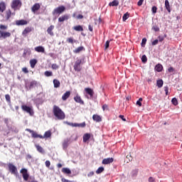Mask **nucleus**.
<instances>
[{
	"instance_id": "e2e57ef3",
	"label": "nucleus",
	"mask_w": 182,
	"mask_h": 182,
	"mask_svg": "<svg viewBox=\"0 0 182 182\" xmlns=\"http://www.w3.org/2000/svg\"><path fill=\"white\" fill-rule=\"evenodd\" d=\"M46 166L47 167H50V161H46Z\"/></svg>"
},
{
	"instance_id": "f257e3e1",
	"label": "nucleus",
	"mask_w": 182,
	"mask_h": 182,
	"mask_svg": "<svg viewBox=\"0 0 182 182\" xmlns=\"http://www.w3.org/2000/svg\"><path fill=\"white\" fill-rule=\"evenodd\" d=\"M53 113L58 120H63L65 117V112L58 106H53Z\"/></svg>"
},
{
	"instance_id": "f704fd0d",
	"label": "nucleus",
	"mask_w": 182,
	"mask_h": 182,
	"mask_svg": "<svg viewBox=\"0 0 182 182\" xmlns=\"http://www.w3.org/2000/svg\"><path fill=\"white\" fill-rule=\"evenodd\" d=\"M103 171H105V168H103V166H100L96 171V173L97 174H100V173H103Z\"/></svg>"
},
{
	"instance_id": "2f4dec72",
	"label": "nucleus",
	"mask_w": 182,
	"mask_h": 182,
	"mask_svg": "<svg viewBox=\"0 0 182 182\" xmlns=\"http://www.w3.org/2000/svg\"><path fill=\"white\" fill-rule=\"evenodd\" d=\"M54 87L58 88L60 87V82L58 80H53Z\"/></svg>"
},
{
	"instance_id": "5fc2aeb1",
	"label": "nucleus",
	"mask_w": 182,
	"mask_h": 182,
	"mask_svg": "<svg viewBox=\"0 0 182 182\" xmlns=\"http://www.w3.org/2000/svg\"><path fill=\"white\" fill-rule=\"evenodd\" d=\"M151 11H152L153 14H156L157 12V7L153 6Z\"/></svg>"
},
{
	"instance_id": "9b49d317",
	"label": "nucleus",
	"mask_w": 182,
	"mask_h": 182,
	"mask_svg": "<svg viewBox=\"0 0 182 182\" xmlns=\"http://www.w3.org/2000/svg\"><path fill=\"white\" fill-rule=\"evenodd\" d=\"M36 52H38L39 53H45V48L42 46H37L34 48Z\"/></svg>"
},
{
	"instance_id": "4be33fe9",
	"label": "nucleus",
	"mask_w": 182,
	"mask_h": 182,
	"mask_svg": "<svg viewBox=\"0 0 182 182\" xmlns=\"http://www.w3.org/2000/svg\"><path fill=\"white\" fill-rule=\"evenodd\" d=\"M90 139V134H85L82 136V141L86 143Z\"/></svg>"
},
{
	"instance_id": "2eb2a0df",
	"label": "nucleus",
	"mask_w": 182,
	"mask_h": 182,
	"mask_svg": "<svg viewBox=\"0 0 182 182\" xmlns=\"http://www.w3.org/2000/svg\"><path fill=\"white\" fill-rule=\"evenodd\" d=\"M112 161H114L113 158L104 159L102 160V164H110Z\"/></svg>"
},
{
	"instance_id": "bb28decb",
	"label": "nucleus",
	"mask_w": 182,
	"mask_h": 182,
	"mask_svg": "<svg viewBox=\"0 0 182 182\" xmlns=\"http://www.w3.org/2000/svg\"><path fill=\"white\" fill-rule=\"evenodd\" d=\"M62 173H64V174H72V171L69 168H63Z\"/></svg>"
},
{
	"instance_id": "5701e85b",
	"label": "nucleus",
	"mask_w": 182,
	"mask_h": 182,
	"mask_svg": "<svg viewBox=\"0 0 182 182\" xmlns=\"http://www.w3.org/2000/svg\"><path fill=\"white\" fill-rule=\"evenodd\" d=\"M82 50H85V47L84 46H80L77 48H75L73 52L74 53H80V52H82Z\"/></svg>"
},
{
	"instance_id": "0eeeda50",
	"label": "nucleus",
	"mask_w": 182,
	"mask_h": 182,
	"mask_svg": "<svg viewBox=\"0 0 182 182\" xmlns=\"http://www.w3.org/2000/svg\"><path fill=\"white\" fill-rule=\"evenodd\" d=\"M10 36L11 33L0 30V38H3V39H6V38H10Z\"/></svg>"
},
{
	"instance_id": "423d86ee",
	"label": "nucleus",
	"mask_w": 182,
	"mask_h": 182,
	"mask_svg": "<svg viewBox=\"0 0 182 182\" xmlns=\"http://www.w3.org/2000/svg\"><path fill=\"white\" fill-rule=\"evenodd\" d=\"M21 109L23 112H26V113H28L30 116H33V109L31 107H28L27 105H22Z\"/></svg>"
},
{
	"instance_id": "9d476101",
	"label": "nucleus",
	"mask_w": 182,
	"mask_h": 182,
	"mask_svg": "<svg viewBox=\"0 0 182 182\" xmlns=\"http://www.w3.org/2000/svg\"><path fill=\"white\" fill-rule=\"evenodd\" d=\"M39 9H41V5L38 3L35 4L31 8V11L33 14H36V11H39Z\"/></svg>"
},
{
	"instance_id": "6e6d98bb",
	"label": "nucleus",
	"mask_w": 182,
	"mask_h": 182,
	"mask_svg": "<svg viewBox=\"0 0 182 182\" xmlns=\"http://www.w3.org/2000/svg\"><path fill=\"white\" fill-rule=\"evenodd\" d=\"M148 181H149V182H155L156 179L151 176V177L149 178Z\"/></svg>"
},
{
	"instance_id": "8fccbe9b",
	"label": "nucleus",
	"mask_w": 182,
	"mask_h": 182,
	"mask_svg": "<svg viewBox=\"0 0 182 182\" xmlns=\"http://www.w3.org/2000/svg\"><path fill=\"white\" fill-rule=\"evenodd\" d=\"M158 41H159V42H162L163 41H164V36H159V37H158Z\"/></svg>"
},
{
	"instance_id": "f3484780",
	"label": "nucleus",
	"mask_w": 182,
	"mask_h": 182,
	"mask_svg": "<svg viewBox=\"0 0 182 182\" xmlns=\"http://www.w3.org/2000/svg\"><path fill=\"white\" fill-rule=\"evenodd\" d=\"M165 8L169 14L171 12V7L170 6V2L168 0L165 1Z\"/></svg>"
},
{
	"instance_id": "37998d69",
	"label": "nucleus",
	"mask_w": 182,
	"mask_h": 182,
	"mask_svg": "<svg viewBox=\"0 0 182 182\" xmlns=\"http://www.w3.org/2000/svg\"><path fill=\"white\" fill-rule=\"evenodd\" d=\"M53 73L52 71H46L45 72V75L49 77V76H52Z\"/></svg>"
},
{
	"instance_id": "680f3d73",
	"label": "nucleus",
	"mask_w": 182,
	"mask_h": 182,
	"mask_svg": "<svg viewBox=\"0 0 182 182\" xmlns=\"http://www.w3.org/2000/svg\"><path fill=\"white\" fill-rule=\"evenodd\" d=\"M109 43H110V41H107L105 43V49H107V48H109Z\"/></svg>"
},
{
	"instance_id": "603ef678",
	"label": "nucleus",
	"mask_w": 182,
	"mask_h": 182,
	"mask_svg": "<svg viewBox=\"0 0 182 182\" xmlns=\"http://www.w3.org/2000/svg\"><path fill=\"white\" fill-rule=\"evenodd\" d=\"M164 90L166 96H168V87H164Z\"/></svg>"
},
{
	"instance_id": "b1692460",
	"label": "nucleus",
	"mask_w": 182,
	"mask_h": 182,
	"mask_svg": "<svg viewBox=\"0 0 182 182\" xmlns=\"http://www.w3.org/2000/svg\"><path fill=\"white\" fill-rule=\"evenodd\" d=\"M68 146H69V139L64 140L63 143V150H66V149H68Z\"/></svg>"
},
{
	"instance_id": "72a5a7b5",
	"label": "nucleus",
	"mask_w": 182,
	"mask_h": 182,
	"mask_svg": "<svg viewBox=\"0 0 182 182\" xmlns=\"http://www.w3.org/2000/svg\"><path fill=\"white\" fill-rule=\"evenodd\" d=\"M109 6H117L119 5V1L114 0L112 2L109 4Z\"/></svg>"
},
{
	"instance_id": "bf43d9fd",
	"label": "nucleus",
	"mask_w": 182,
	"mask_h": 182,
	"mask_svg": "<svg viewBox=\"0 0 182 182\" xmlns=\"http://www.w3.org/2000/svg\"><path fill=\"white\" fill-rule=\"evenodd\" d=\"M119 119H122V120H123V122H126V118H124V115H122L120 114L119 116Z\"/></svg>"
},
{
	"instance_id": "412c9836",
	"label": "nucleus",
	"mask_w": 182,
	"mask_h": 182,
	"mask_svg": "<svg viewBox=\"0 0 182 182\" xmlns=\"http://www.w3.org/2000/svg\"><path fill=\"white\" fill-rule=\"evenodd\" d=\"M36 148L38 153H41V154H45V149H43L42 146H41L40 145H36Z\"/></svg>"
},
{
	"instance_id": "338daca9",
	"label": "nucleus",
	"mask_w": 182,
	"mask_h": 182,
	"mask_svg": "<svg viewBox=\"0 0 182 182\" xmlns=\"http://www.w3.org/2000/svg\"><path fill=\"white\" fill-rule=\"evenodd\" d=\"M52 69H58V65H56V64H53V65H52Z\"/></svg>"
},
{
	"instance_id": "58836bf2",
	"label": "nucleus",
	"mask_w": 182,
	"mask_h": 182,
	"mask_svg": "<svg viewBox=\"0 0 182 182\" xmlns=\"http://www.w3.org/2000/svg\"><path fill=\"white\" fill-rule=\"evenodd\" d=\"M5 99L7 102V103H11V95H9V94H6L5 95Z\"/></svg>"
},
{
	"instance_id": "864d4df0",
	"label": "nucleus",
	"mask_w": 182,
	"mask_h": 182,
	"mask_svg": "<svg viewBox=\"0 0 182 182\" xmlns=\"http://www.w3.org/2000/svg\"><path fill=\"white\" fill-rule=\"evenodd\" d=\"M159 43V40L156 39V40H154L153 42H152V46H156V45H157Z\"/></svg>"
},
{
	"instance_id": "3c124183",
	"label": "nucleus",
	"mask_w": 182,
	"mask_h": 182,
	"mask_svg": "<svg viewBox=\"0 0 182 182\" xmlns=\"http://www.w3.org/2000/svg\"><path fill=\"white\" fill-rule=\"evenodd\" d=\"M155 69H163V65H161V64H157L155 66Z\"/></svg>"
},
{
	"instance_id": "e433bc0d",
	"label": "nucleus",
	"mask_w": 182,
	"mask_h": 182,
	"mask_svg": "<svg viewBox=\"0 0 182 182\" xmlns=\"http://www.w3.org/2000/svg\"><path fill=\"white\" fill-rule=\"evenodd\" d=\"M141 60L142 63H146V62H147V56H146V55H142L141 58Z\"/></svg>"
},
{
	"instance_id": "09e8293b",
	"label": "nucleus",
	"mask_w": 182,
	"mask_h": 182,
	"mask_svg": "<svg viewBox=\"0 0 182 182\" xmlns=\"http://www.w3.org/2000/svg\"><path fill=\"white\" fill-rule=\"evenodd\" d=\"M61 181L62 182H75V181H70V180H68V179H66L65 178H61Z\"/></svg>"
},
{
	"instance_id": "6ab92c4d",
	"label": "nucleus",
	"mask_w": 182,
	"mask_h": 182,
	"mask_svg": "<svg viewBox=\"0 0 182 182\" xmlns=\"http://www.w3.org/2000/svg\"><path fill=\"white\" fill-rule=\"evenodd\" d=\"M68 19H69V16L63 15L59 17L58 22H65V21H68Z\"/></svg>"
},
{
	"instance_id": "a18cd8bd",
	"label": "nucleus",
	"mask_w": 182,
	"mask_h": 182,
	"mask_svg": "<svg viewBox=\"0 0 182 182\" xmlns=\"http://www.w3.org/2000/svg\"><path fill=\"white\" fill-rule=\"evenodd\" d=\"M0 29L1 31H5V30L8 29V26L1 24V25H0Z\"/></svg>"
},
{
	"instance_id": "49530a36",
	"label": "nucleus",
	"mask_w": 182,
	"mask_h": 182,
	"mask_svg": "<svg viewBox=\"0 0 182 182\" xmlns=\"http://www.w3.org/2000/svg\"><path fill=\"white\" fill-rule=\"evenodd\" d=\"M152 29H154V31L155 32H159V31H160V28H159V26H154L152 27Z\"/></svg>"
},
{
	"instance_id": "4468645a",
	"label": "nucleus",
	"mask_w": 182,
	"mask_h": 182,
	"mask_svg": "<svg viewBox=\"0 0 182 182\" xmlns=\"http://www.w3.org/2000/svg\"><path fill=\"white\" fill-rule=\"evenodd\" d=\"M70 97V91H66L64 95L62 96V100H68L69 97Z\"/></svg>"
},
{
	"instance_id": "c85d7f7f",
	"label": "nucleus",
	"mask_w": 182,
	"mask_h": 182,
	"mask_svg": "<svg viewBox=\"0 0 182 182\" xmlns=\"http://www.w3.org/2000/svg\"><path fill=\"white\" fill-rule=\"evenodd\" d=\"M74 31H76L77 32H82L83 31V27L82 26H76L73 27Z\"/></svg>"
},
{
	"instance_id": "39448f33",
	"label": "nucleus",
	"mask_w": 182,
	"mask_h": 182,
	"mask_svg": "<svg viewBox=\"0 0 182 182\" xmlns=\"http://www.w3.org/2000/svg\"><path fill=\"white\" fill-rule=\"evenodd\" d=\"M21 174H22V177L24 181H28L29 178V173H28V169L23 168L20 170Z\"/></svg>"
},
{
	"instance_id": "473e14b6",
	"label": "nucleus",
	"mask_w": 182,
	"mask_h": 182,
	"mask_svg": "<svg viewBox=\"0 0 182 182\" xmlns=\"http://www.w3.org/2000/svg\"><path fill=\"white\" fill-rule=\"evenodd\" d=\"M80 63H82V60H77L74 65V69H77V68H79V66H80Z\"/></svg>"
},
{
	"instance_id": "69168bd1",
	"label": "nucleus",
	"mask_w": 182,
	"mask_h": 182,
	"mask_svg": "<svg viewBox=\"0 0 182 182\" xmlns=\"http://www.w3.org/2000/svg\"><path fill=\"white\" fill-rule=\"evenodd\" d=\"M77 19H83V15L80 14L77 16Z\"/></svg>"
},
{
	"instance_id": "ea45409f",
	"label": "nucleus",
	"mask_w": 182,
	"mask_h": 182,
	"mask_svg": "<svg viewBox=\"0 0 182 182\" xmlns=\"http://www.w3.org/2000/svg\"><path fill=\"white\" fill-rule=\"evenodd\" d=\"M67 124L71 127H77V123L67 122Z\"/></svg>"
},
{
	"instance_id": "052dcab7",
	"label": "nucleus",
	"mask_w": 182,
	"mask_h": 182,
	"mask_svg": "<svg viewBox=\"0 0 182 182\" xmlns=\"http://www.w3.org/2000/svg\"><path fill=\"white\" fill-rule=\"evenodd\" d=\"M144 0H139V1H138V3H137V5L139 6H141V5H143V1H144Z\"/></svg>"
},
{
	"instance_id": "6e6552de",
	"label": "nucleus",
	"mask_w": 182,
	"mask_h": 182,
	"mask_svg": "<svg viewBox=\"0 0 182 182\" xmlns=\"http://www.w3.org/2000/svg\"><path fill=\"white\" fill-rule=\"evenodd\" d=\"M16 25L17 26H22L23 25H28V21L26 20H17V21H16Z\"/></svg>"
},
{
	"instance_id": "20e7f679",
	"label": "nucleus",
	"mask_w": 182,
	"mask_h": 182,
	"mask_svg": "<svg viewBox=\"0 0 182 182\" xmlns=\"http://www.w3.org/2000/svg\"><path fill=\"white\" fill-rule=\"evenodd\" d=\"M9 171L11 172V174H14V176H18V168L15 165L13 164H8Z\"/></svg>"
},
{
	"instance_id": "393cba45",
	"label": "nucleus",
	"mask_w": 182,
	"mask_h": 182,
	"mask_svg": "<svg viewBox=\"0 0 182 182\" xmlns=\"http://www.w3.org/2000/svg\"><path fill=\"white\" fill-rule=\"evenodd\" d=\"M38 86V82L36 80H33L30 82L29 89H33V87Z\"/></svg>"
},
{
	"instance_id": "1a4fd4ad",
	"label": "nucleus",
	"mask_w": 182,
	"mask_h": 182,
	"mask_svg": "<svg viewBox=\"0 0 182 182\" xmlns=\"http://www.w3.org/2000/svg\"><path fill=\"white\" fill-rule=\"evenodd\" d=\"M85 92L87 93V95H89L90 97H93V95H95V92H93L92 88L86 87L85 88Z\"/></svg>"
},
{
	"instance_id": "4c0bfd02",
	"label": "nucleus",
	"mask_w": 182,
	"mask_h": 182,
	"mask_svg": "<svg viewBox=\"0 0 182 182\" xmlns=\"http://www.w3.org/2000/svg\"><path fill=\"white\" fill-rule=\"evenodd\" d=\"M172 104L174 106H177V105H178V101L177 100V98L174 97L171 100Z\"/></svg>"
},
{
	"instance_id": "f03ea898",
	"label": "nucleus",
	"mask_w": 182,
	"mask_h": 182,
	"mask_svg": "<svg viewBox=\"0 0 182 182\" xmlns=\"http://www.w3.org/2000/svg\"><path fill=\"white\" fill-rule=\"evenodd\" d=\"M22 6V1L21 0H13L11 4V7L14 11H18Z\"/></svg>"
},
{
	"instance_id": "7c9ffc66",
	"label": "nucleus",
	"mask_w": 182,
	"mask_h": 182,
	"mask_svg": "<svg viewBox=\"0 0 182 182\" xmlns=\"http://www.w3.org/2000/svg\"><path fill=\"white\" fill-rule=\"evenodd\" d=\"M36 63H38V60H36V59L31 60H30L31 68H32L33 69V68H35V65H36Z\"/></svg>"
},
{
	"instance_id": "13d9d810",
	"label": "nucleus",
	"mask_w": 182,
	"mask_h": 182,
	"mask_svg": "<svg viewBox=\"0 0 182 182\" xmlns=\"http://www.w3.org/2000/svg\"><path fill=\"white\" fill-rule=\"evenodd\" d=\"M95 176V172L93 171H90L88 174H87V177H92Z\"/></svg>"
},
{
	"instance_id": "0e129e2a",
	"label": "nucleus",
	"mask_w": 182,
	"mask_h": 182,
	"mask_svg": "<svg viewBox=\"0 0 182 182\" xmlns=\"http://www.w3.org/2000/svg\"><path fill=\"white\" fill-rule=\"evenodd\" d=\"M68 42H69V43H73V38H68Z\"/></svg>"
},
{
	"instance_id": "dca6fc26",
	"label": "nucleus",
	"mask_w": 182,
	"mask_h": 182,
	"mask_svg": "<svg viewBox=\"0 0 182 182\" xmlns=\"http://www.w3.org/2000/svg\"><path fill=\"white\" fill-rule=\"evenodd\" d=\"M30 32H32V28L31 27H26L22 32V35L23 36H26V35H28V33H30Z\"/></svg>"
},
{
	"instance_id": "79ce46f5",
	"label": "nucleus",
	"mask_w": 182,
	"mask_h": 182,
	"mask_svg": "<svg viewBox=\"0 0 182 182\" xmlns=\"http://www.w3.org/2000/svg\"><path fill=\"white\" fill-rule=\"evenodd\" d=\"M6 18L9 19V18H11V15H12V13L11 12V10H9L6 11Z\"/></svg>"
},
{
	"instance_id": "a211bd4d",
	"label": "nucleus",
	"mask_w": 182,
	"mask_h": 182,
	"mask_svg": "<svg viewBox=\"0 0 182 182\" xmlns=\"http://www.w3.org/2000/svg\"><path fill=\"white\" fill-rule=\"evenodd\" d=\"M31 136L33 139H43V136L38 134V133L35 132V131L33 132Z\"/></svg>"
},
{
	"instance_id": "cd10ccee",
	"label": "nucleus",
	"mask_w": 182,
	"mask_h": 182,
	"mask_svg": "<svg viewBox=\"0 0 182 182\" xmlns=\"http://www.w3.org/2000/svg\"><path fill=\"white\" fill-rule=\"evenodd\" d=\"M6 9V6H5V2H0V12H4Z\"/></svg>"
},
{
	"instance_id": "774afa93",
	"label": "nucleus",
	"mask_w": 182,
	"mask_h": 182,
	"mask_svg": "<svg viewBox=\"0 0 182 182\" xmlns=\"http://www.w3.org/2000/svg\"><path fill=\"white\" fill-rule=\"evenodd\" d=\"M26 159L27 160H31V159H32V156L31 154H28L26 155Z\"/></svg>"
},
{
	"instance_id": "7ed1b4c3",
	"label": "nucleus",
	"mask_w": 182,
	"mask_h": 182,
	"mask_svg": "<svg viewBox=\"0 0 182 182\" xmlns=\"http://www.w3.org/2000/svg\"><path fill=\"white\" fill-rule=\"evenodd\" d=\"M66 8L64 6H60L57 8H55L52 14L55 16V15H60V14H63L65 12Z\"/></svg>"
},
{
	"instance_id": "c756f323",
	"label": "nucleus",
	"mask_w": 182,
	"mask_h": 182,
	"mask_svg": "<svg viewBox=\"0 0 182 182\" xmlns=\"http://www.w3.org/2000/svg\"><path fill=\"white\" fill-rule=\"evenodd\" d=\"M163 85H164V82L163 81V80H158L156 81V85L158 87H163Z\"/></svg>"
},
{
	"instance_id": "f8f14e48",
	"label": "nucleus",
	"mask_w": 182,
	"mask_h": 182,
	"mask_svg": "<svg viewBox=\"0 0 182 182\" xmlns=\"http://www.w3.org/2000/svg\"><path fill=\"white\" fill-rule=\"evenodd\" d=\"M74 100L76 102V103H80V105H85V102H83L80 96L77 95L74 97Z\"/></svg>"
},
{
	"instance_id": "4d7b16f0",
	"label": "nucleus",
	"mask_w": 182,
	"mask_h": 182,
	"mask_svg": "<svg viewBox=\"0 0 182 182\" xmlns=\"http://www.w3.org/2000/svg\"><path fill=\"white\" fill-rule=\"evenodd\" d=\"M127 159L129 161H132V160H133V157H132V155H127Z\"/></svg>"
},
{
	"instance_id": "ddd939ff",
	"label": "nucleus",
	"mask_w": 182,
	"mask_h": 182,
	"mask_svg": "<svg viewBox=\"0 0 182 182\" xmlns=\"http://www.w3.org/2000/svg\"><path fill=\"white\" fill-rule=\"evenodd\" d=\"M92 119L94 122H97V123L102 122V117H100L98 114H94L92 115Z\"/></svg>"
},
{
	"instance_id": "a19ab883",
	"label": "nucleus",
	"mask_w": 182,
	"mask_h": 182,
	"mask_svg": "<svg viewBox=\"0 0 182 182\" xmlns=\"http://www.w3.org/2000/svg\"><path fill=\"white\" fill-rule=\"evenodd\" d=\"M77 127H86V122H82L81 124L77 123Z\"/></svg>"
},
{
	"instance_id": "c03bdc74",
	"label": "nucleus",
	"mask_w": 182,
	"mask_h": 182,
	"mask_svg": "<svg viewBox=\"0 0 182 182\" xmlns=\"http://www.w3.org/2000/svg\"><path fill=\"white\" fill-rule=\"evenodd\" d=\"M146 42H147V39L143 38V39H142V41H141V43L142 48H144V46H145V45H146Z\"/></svg>"
},
{
	"instance_id": "a878e982",
	"label": "nucleus",
	"mask_w": 182,
	"mask_h": 182,
	"mask_svg": "<svg viewBox=\"0 0 182 182\" xmlns=\"http://www.w3.org/2000/svg\"><path fill=\"white\" fill-rule=\"evenodd\" d=\"M52 136V132L50 131H46L43 136V139H49Z\"/></svg>"
},
{
	"instance_id": "c9c22d12",
	"label": "nucleus",
	"mask_w": 182,
	"mask_h": 182,
	"mask_svg": "<svg viewBox=\"0 0 182 182\" xmlns=\"http://www.w3.org/2000/svg\"><path fill=\"white\" fill-rule=\"evenodd\" d=\"M127 19H129V13L124 14L123 17H122V21L124 22H126V21H127Z\"/></svg>"
},
{
	"instance_id": "de8ad7c7",
	"label": "nucleus",
	"mask_w": 182,
	"mask_h": 182,
	"mask_svg": "<svg viewBox=\"0 0 182 182\" xmlns=\"http://www.w3.org/2000/svg\"><path fill=\"white\" fill-rule=\"evenodd\" d=\"M102 109L105 110H109V106L106 104L102 105Z\"/></svg>"
},
{
	"instance_id": "aec40b11",
	"label": "nucleus",
	"mask_w": 182,
	"mask_h": 182,
	"mask_svg": "<svg viewBox=\"0 0 182 182\" xmlns=\"http://www.w3.org/2000/svg\"><path fill=\"white\" fill-rule=\"evenodd\" d=\"M53 29H55V26H50V27L48 28L47 29V32L48 33V35H50V36H53Z\"/></svg>"
}]
</instances>
